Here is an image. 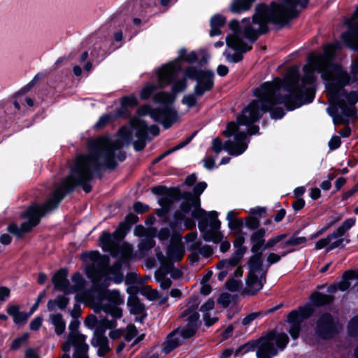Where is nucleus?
I'll return each instance as SVG.
<instances>
[{"instance_id": "obj_47", "label": "nucleus", "mask_w": 358, "mask_h": 358, "mask_svg": "<svg viewBox=\"0 0 358 358\" xmlns=\"http://www.w3.org/2000/svg\"><path fill=\"white\" fill-rule=\"evenodd\" d=\"M177 60L193 64L198 62V55L195 51H191L187 53V49L182 48L178 52Z\"/></svg>"}, {"instance_id": "obj_39", "label": "nucleus", "mask_w": 358, "mask_h": 358, "mask_svg": "<svg viewBox=\"0 0 358 358\" xmlns=\"http://www.w3.org/2000/svg\"><path fill=\"white\" fill-rule=\"evenodd\" d=\"M127 304L131 315H141L145 311V304L141 302L138 296H129Z\"/></svg>"}, {"instance_id": "obj_10", "label": "nucleus", "mask_w": 358, "mask_h": 358, "mask_svg": "<svg viewBox=\"0 0 358 358\" xmlns=\"http://www.w3.org/2000/svg\"><path fill=\"white\" fill-rule=\"evenodd\" d=\"M313 315L310 306L304 305L292 310L287 317V322L290 324L288 332L290 336L296 340L299 338L301 330L302 322Z\"/></svg>"}, {"instance_id": "obj_7", "label": "nucleus", "mask_w": 358, "mask_h": 358, "mask_svg": "<svg viewBox=\"0 0 358 358\" xmlns=\"http://www.w3.org/2000/svg\"><path fill=\"white\" fill-rule=\"evenodd\" d=\"M140 117L149 115L155 122L160 123L165 129H168L178 120L176 110L167 108H152L150 104L140 106L136 111Z\"/></svg>"}, {"instance_id": "obj_62", "label": "nucleus", "mask_w": 358, "mask_h": 358, "mask_svg": "<svg viewBox=\"0 0 358 358\" xmlns=\"http://www.w3.org/2000/svg\"><path fill=\"white\" fill-rule=\"evenodd\" d=\"M89 346L87 343L76 346L73 354V358H89L87 351Z\"/></svg>"}, {"instance_id": "obj_5", "label": "nucleus", "mask_w": 358, "mask_h": 358, "mask_svg": "<svg viewBox=\"0 0 358 358\" xmlns=\"http://www.w3.org/2000/svg\"><path fill=\"white\" fill-rule=\"evenodd\" d=\"M266 112H269L271 117L274 120L282 119L285 115V110L281 106H272L267 103L260 106L258 101L252 100L238 115V122L241 125H250L260 120L262 113Z\"/></svg>"}, {"instance_id": "obj_37", "label": "nucleus", "mask_w": 358, "mask_h": 358, "mask_svg": "<svg viewBox=\"0 0 358 358\" xmlns=\"http://www.w3.org/2000/svg\"><path fill=\"white\" fill-rule=\"evenodd\" d=\"M110 281L111 279L109 278L93 281L91 287L92 293L96 295V298L106 293L109 290L108 287L110 286Z\"/></svg>"}, {"instance_id": "obj_31", "label": "nucleus", "mask_w": 358, "mask_h": 358, "mask_svg": "<svg viewBox=\"0 0 358 358\" xmlns=\"http://www.w3.org/2000/svg\"><path fill=\"white\" fill-rule=\"evenodd\" d=\"M176 99V96L171 92L166 91L159 92L153 96L155 103L162 105L160 108H167L171 110H176L172 106Z\"/></svg>"}, {"instance_id": "obj_55", "label": "nucleus", "mask_w": 358, "mask_h": 358, "mask_svg": "<svg viewBox=\"0 0 358 358\" xmlns=\"http://www.w3.org/2000/svg\"><path fill=\"white\" fill-rule=\"evenodd\" d=\"M257 346V339L251 340L238 348L235 351V356H238L240 354L244 355L249 352L254 351Z\"/></svg>"}, {"instance_id": "obj_56", "label": "nucleus", "mask_w": 358, "mask_h": 358, "mask_svg": "<svg viewBox=\"0 0 358 358\" xmlns=\"http://www.w3.org/2000/svg\"><path fill=\"white\" fill-rule=\"evenodd\" d=\"M183 78L176 80L171 87V92L176 96L177 94L185 91L187 87V83L185 75Z\"/></svg>"}, {"instance_id": "obj_41", "label": "nucleus", "mask_w": 358, "mask_h": 358, "mask_svg": "<svg viewBox=\"0 0 358 358\" xmlns=\"http://www.w3.org/2000/svg\"><path fill=\"white\" fill-rule=\"evenodd\" d=\"M166 254L169 259L175 262H180L185 255V251L180 244L171 243L167 248Z\"/></svg>"}, {"instance_id": "obj_8", "label": "nucleus", "mask_w": 358, "mask_h": 358, "mask_svg": "<svg viewBox=\"0 0 358 358\" xmlns=\"http://www.w3.org/2000/svg\"><path fill=\"white\" fill-rule=\"evenodd\" d=\"M332 66L335 70H340V72L331 82L327 85L326 88L329 95L330 102L341 106L345 103V99L341 97L345 92V87L350 85L351 78L347 71H341V67L339 65L334 64Z\"/></svg>"}, {"instance_id": "obj_18", "label": "nucleus", "mask_w": 358, "mask_h": 358, "mask_svg": "<svg viewBox=\"0 0 358 358\" xmlns=\"http://www.w3.org/2000/svg\"><path fill=\"white\" fill-rule=\"evenodd\" d=\"M251 244L250 251L253 254L248 261L249 271L252 273H259L263 271V252H262L261 245L263 243L256 241Z\"/></svg>"}, {"instance_id": "obj_44", "label": "nucleus", "mask_w": 358, "mask_h": 358, "mask_svg": "<svg viewBox=\"0 0 358 358\" xmlns=\"http://www.w3.org/2000/svg\"><path fill=\"white\" fill-rule=\"evenodd\" d=\"M136 130L135 136L137 138L150 140L148 136V125L145 120L139 119L134 126Z\"/></svg>"}, {"instance_id": "obj_38", "label": "nucleus", "mask_w": 358, "mask_h": 358, "mask_svg": "<svg viewBox=\"0 0 358 358\" xmlns=\"http://www.w3.org/2000/svg\"><path fill=\"white\" fill-rule=\"evenodd\" d=\"M99 301L107 300L113 305H121L124 303V298L120 295L119 290H108L106 293L97 297Z\"/></svg>"}, {"instance_id": "obj_3", "label": "nucleus", "mask_w": 358, "mask_h": 358, "mask_svg": "<svg viewBox=\"0 0 358 358\" xmlns=\"http://www.w3.org/2000/svg\"><path fill=\"white\" fill-rule=\"evenodd\" d=\"M183 74L189 80L196 81L192 93L183 96L181 103L189 108L197 104V98L203 96L206 92H210L215 87V73L210 69H202L194 66H189L184 69Z\"/></svg>"}, {"instance_id": "obj_52", "label": "nucleus", "mask_w": 358, "mask_h": 358, "mask_svg": "<svg viewBox=\"0 0 358 358\" xmlns=\"http://www.w3.org/2000/svg\"><path fill=\"white\" fill-rule=\"evenodd\" d=\"M299 234V231L294 233V234L284 243L280 245L281 248H285L288 246H296L301 244L305 243L307 241V238L304 236L296 237V236Z\"/></svg>"}, {"instance_id": "obj_49", "label": "nucleus", "mask_w": 358, "mask_h": 358, "mask_svg": "<svg viewBox=\"0 0 358 358\" xmlns=\"http://www.w3.org/2000/svg\"><path fill=\"white\" fill-rule=\"evenodd\" d=\"M51 322L55 326V331L57 335H61L64 332L66 324L61 313L52 315Z\"/></svg>"}, {"instance_id": "obj_26", "label": "nucleus", "mask_w": 358, "mask_h": 358, "mask_svg": "<svg viewBox=\"0 0 358 358\" xmlns=\"http://www.w3.org/2000/svg\"><path fill=\"white\" fill-rule=\"evenodd\" d=\"M334 299L335 297L333 295L326 294L320 292H314L309 297L310 303H307L305 305L310 306L314 313L315 308L330 305L334 302Z\"/></svg>"}, {"instance_id": "obj_51", "label": "nucleus", "mask_w": 358, "mask_h": 358, "mask_svg": "<svg viewBox=\"0 0 358 358\" xmlns=\"http://www.w3.org/2000/svg\"><path fill=\"white\" fill-rule=\"evenodd\" d=\"M109 273L113 275V281L115 284L121 283L124 280V274L122 268L120 266L119 264H113L109 267Z\"/></svg>"}, {"instance_id": "obj_1", "label": "nucleus", "mask_w": 358, "mask_h": 358, "mask_svg": "<svg viewBox=\"0 0 358 358\" xmlns=\"http://www.w3.org/2000/svg\"><path fill=\"white\" fill-rule=\"evenodd\" d=\"M188 303L190 305L180 315V318L186 317L187 324L178 326L168 334L166 345L164 348V352L166 354L170 353L182 345L181 340L179 337H176V335L179 334L183 340H188L193 338L198 331L201 322L199 320L200 315L196 312L199 306L197 299L196 297L191 298Z\"/></svg>"}, {"instance_id": "obj_9", "label": "nucleus", "mask_w": 358, "mask_h": 358, "mask_svg": "<svg viewBox=\"0 0 358 358\" xmlns=\"http://www.w3.org/2000/svg\"><path fill=\"white\" fill-rule=\"evenodd\" d=\"M267 215V208L256 206L248 211V215L245 217L244 223L248 229L253 231L250 236V243H253L256 241L264 243L265 228L261 227L260 219Z\"/></svg>"}, {"instance_id": "obj_64", "label": "nucleus", "mask_w": 358, "mask_h": 358, "mask_svg": "<svg viewBox=\"0 0 358 358\" xmlns=\"http://www.w3.org/2000/svg\"><path fill=\"white\" fill-rule=\"evenodd\" d=\"M348 331L350 336H358V314L350 320Z\"/></svg>"}, {"instance_id": "obj_14", "label": "nucleus", "mask_w": 358, "mask_h": 358, "mask_svg": "<svg viewBox=\"0 0 358 358\" xmlns=\"http://www.w3.org/2000/svg\"><path fill=\"white\" fill-rule=\"evenodd\" d=\"M280 85L278 82L267 81L262 83L259 87L255 88L253 94L258 99L260 106L269 102L268 99L276 92L280 91Z\"/></svg>"}, {"instance_id": "obj_42", "label": "nucleus", "mask_w": 358, "mask_h": 358, "mask_svg": "<svg viewBox=\"0 0 358 358\" xmlns=\"http://www.w3.org/2000/svg\"><path fill=\"white\" fill-rule=\"evenodd\" d=\"M91 345L95 348L99 347L96 354L99 357H105L110 351L108 338H104L101 340H95L94 338H92Z\"/></svg>"}, {"instance_id": "obj_16", "label": "nucleus", "mask_w": 358, "mask_h": 358, "mask_svg": "<svg viewBox=\"0 0 358 358\" xmlns=\"http://www.w3.org/2000/svg\"><path fill=\"white\" fill-rule=\"evenodd\" d=\"M248 134L243 131H238L234 135L235 141H227V152L231 156H238L243 154L248 148L246 142Z\"/></svg>"}, {"instance_id": "obj_19", "label": "nucleus", "mask_w": 358, "mask_h": 358, "mask_svg": "<svg viewBox=\"0 0 358 358\" xmlns=\"http://www.w3.org/2000/svg\"><path fill=\"white\" fill-rule=\"evenodd\" d=\"M271 340L270 336L266 335L257 339V358H272L278 355V350L274 343H271Z\"/></svg>"}, {"instance_id": "obj_40", "label": "nucleus", "mask_w": 358, "mask_h": 358, "mask_svg": "<svg viewBox=\"0 0 358 358\" xmlns=\"http://www.w3.org/2000/svg\"><path fill=\"white\" fill-rule=\"evenodd\" d=\"M256 0H233L230 11L233 13H241L249 10Z\"/></svg>"}, {"instance_id": "obj_60", "label": "nucleus", "mask_w": 358, "mask_h": 358, "mask_svg": "<svg viewBox=\"0 0 358 358\" xmlns=\"http://www.w3.org/2000/svg\"><path fill=\"white\" fill-rule=\"evenodd\" d=\"M45 76L43 73H38L33 79L29 82L25 86H24L19 92V94H24L29 92L36 83Z\"/></svg>"}, {"instance_id": "obj_25", "label": "nucleus", "mask_w": 358, "mask_h": 358, "mask_svg": "<svg viewBox=\"0 0 358 358\" xmlns=\"http://www.w3.org/2000/svg\"><path fill=\"white\" fill-rule=\"evenodd\" d=\"M178 210L185 215L191 212V216L197 220L207 215V212L201 207V201H182L180 204Z\"/></svg>"}, {"instance_id": "obj_63", "label": "nucleus", "mask_w": 358, "mask_h": 358, "mask_svg": "<svg viewBox=\"0 0 358 358\" xmlns=\"http://www.w3.org/2000/svg\"><path fill=\"white\" fill-rule=\"evenodd\" d=\"M342 96L345 98L346 105L348 104L349 106H354L358 102V92L357 91L348 92L345 90Z\"/></svg>"}, {"instance_id": "obj_36", "label": "nucleus", "mask_w": 358, "mask_h": 358, "mask_svg": "<svg viewBox=\"0 0 358 358\" xmlns=\"http://www.w3.org/2000/svg\"><path fill=\"white\" fill-rule=\"evenodd\" d=\"M226 23V18L221 14H215L212 16L210 20V36H215L221 34L220 28Z\"/></svg>"}, {"instance_id": "obj_21", "label": "nucleus", "mask_w": 358, "mask_h": 358, "mask_svg": "<svg viewBox=\"0 0 358 358\" xmlns=\"http://www.w3.org/2000/svg\"><path fill=\"white\" fill-rule=\"evenodd\" d=\"M110 255L114 258L118 259L114 264H119L120 266L122 268L123 264H129L133 255L132 246L127 243H124L122 245L113 247L110 250Z\"/></svg>"}, {"instance_id": "obj_48", "label": "nucleus", "mask_w": 358, "mask_h": 358, "mask_svg": "<svg viewBox=\"0 0 358 358\" xmlns=\"http://www.w3.org/2000/svg\"><path fill=\"white\" fill-rule=\"evenodd\" d=\"M117 118L120 117H116V113L114 115L111 113L103 114L99 118L98 121L94 124L93 128L95 130H100L104 128L108 124L112 123Z\"/></svg>"}, {"instance_id": "obj_20", "label": "nucleus", "mask_w": 358, "mask_h": 358, "mask_svg": "<svg viewBox=\"0 0 358 358\" xmlns=\"http://www.w3.org/2000/svg\"><path fill=\"white\" fill-rule=\"evenodd\" d=\"M198 227L202 234L203 239L206 242L213 241L214 243H219L223 239V234L220 230H214L208 227V219L207 215L199 220Z\"/></svg>"}, {"instance_id": "obj_32", "label": "nucleus", "mask_w": 358, "mask_h": 358, "mask_svg": "<svg viewBox=\"0 0 358 358\" xmlns=\"http://www.w3.org/2000/svg\"><path fill=\"white\" fill-rule=\"evenodd\" d=\"M121 148V145L115 146L114 149L104 148L100 150L101 157L104 158L103 167L110 171L116 169L117 166V162L115 160V155L114 150H117Z\"/></svg>"}, {"instance_id": "obj_50", "label": "nucleus", "mask_w": 358, "mask_h": 358, "mask_svg": "<svg viewBox=\"0 0 358 358\" xmlns=\"http://www.w3.org/2000/svg\"><path fill=\"white\" fill-rule=\"evenodd\" d=\"M156 242L151 237H145L138 244L139 252L144 256L148 252L155 246Z\"/></svg>"}, {"instance_id": "obj_28", "label": "nucleus", "mask_w": 358, "mask_h": 358, "mask_svg": "<svg viewBox=\"0 0 358 358\" xmlns=\"http://www.w3.org/2000/svg\"><path fill=\"white\" fill-rule=\"evenodd\" d=\"M20 306L17 304H10L6 308V312L10 316L13 317V322L20 327L27 323L29 315L24 311H20Z\"/></svg>"}, {"instance_id": "obj_29", "label": "nucleus", "mask_w": 358, "mask_h": 358, "mask_svg": "<svg viewBox=\"0 0 358 358\" xmlns=\"http://www.w3.org/2000/svg\"><path fill=\"white\" fill-rule=\"evenodd\" d=\"M245 283L248 287L245 289V293L249 296L256 295L264 287V284L257 273H252V271L248 272Z\"/></svg>"}, {"instance_id": "obj_53", "label": "nucleus", "mask_w": 358, "mask_h": 358, "mask_svg": "<svg viewBox=\"0 0 358 358\" xmlns=\"http://www.w3.org/2000/svg\"><path fill=\"white\" fill-rule=\"evenodd\" d=\"M351 284L350 282H346L343 275H342V280L338 283H334L330 285L327 287V292L330 294H335L338 290H340L341 292L347 291Z\"/></svg>"}, {"instance_id": "obj_43", "label": "nucleus", "mask_w": 358, "mask_h": 358, "mask_svg": "<svg viewBox=\"0 0 358 358\" xmlns=\"http://www.w3.org/2000/svg\"><path fill=\"white\" fill-rule=\"evenodd\" d=\"M172 190L173 191V195L171 197H173L175 200V202H178L180 200L186 201H198L196 199L193 192L189 191H181L180 187H172Z\"/></svg>"}, {"instance_id": "obj_6", "label": "nucleus", "mask_w": 358, "mask_h": 358, "mask_svg": "<svg viewBox=\"0 0 358 358\" xmlns=\"http://www.w3.org/2000/svg\"><path fill=\"white\" fill-rule=\"evenodd\" d=\"M314 334L322 341H331L340 333L338 320L329 312L321 313L315 321Z\"/></svg>"}, {"instance_id": "obj_46", "label": "nucleus", "mask_w": 358, "mask_h": 358, "mask_svg": "<svg viewBox=\"0 0 358 358\" xmlns=\"http://www.w3.org/2000/svg\"><path fill=\"white\" fill-rule=\"evenodd\" d=\"M279 1L284 6L285 10L290 14V18H296L300 13L297 9V6L300 0H279Z\"/></svg>"}, {"instance_id": "obj_54", "label": "nucleus", "mask_w": 358, "mask_h": 358, "mask_svg": "<svg viewBox=\"0 0 358 358\" xmlns=\"http://www.w3.org/2000/svg\"><path fill=\"white\" fill-rule=\"evenodd\" d=\"M71 280L74 283V286H71L72 288H70L71 293L84 289L85 280L79 272H76L73 274Z\"/></svg>"}, {"instance_id": "obj_2", "label": "nucleus", "mask_w": 358, "mask_h": 358, "mask_svg": "<svg viewBox=\"0 0 358 358\" xmlns=\"http://www.w3.org/2000/svg\"><path fill=\"white\" fill-rule=\"evenodd\" d=\"M100 149L97 147L94 149L91 148L90 153L79 156L70 169L75 179L87 194L92 190V186L90 182L94 179V175L96 174L99 178H102L101 169L103 164L100 162Z\"/></svg>"}, {"instance_id": "obj_45", "label": "nucleus", "mask_w": 358, "mask_h": 358, "mask_svg": "<svg viewBox=\"0 0 358 358\" xmlns=\"http://www.w3.org/2000/svg\"><path fill=\"white\" fill-rule=\"evenodd\" d=\"M267 236V229H265V236H264V243L261 245L262 252L271 249L274 247L276 244L281 242L287 237V234H281L274 237H271L266 242V237Z\"/></svg>"}, {"instance_id": "obj_59", "label": "nucleus", "mask_w": 358, "mask_h": 358, "mask_svg": "<svg viewBox=\"0 0 358 358\" xmlns=\"http://www.w3.org/2000/svg\"><path fill=\"white\" fill-rule=\"evenodd\" d=\"M242 38L236 34H229L226 37L227 45L234 50H238Z\"/></svg>"}, {"instance_id": "obj_15", "label": "nucleus", "mask_w": 358, "mask_h": 358, "mask_svg": "<svg viewBox=\"0 0 358 358\" xmlns=\"http://www.w3.org/2000/svg\"><path fill=\"white\" fill-rule=\"evenodd\" d=\"M77 187H80V183L70 171L69 175L62 180L59 187L55 191L52 197L60 203L64 198L73 193Z\"/></svg>"}, {"instance_id": "obj_33", "label": "nucleus", "mask_w": 358, "mask_h": 358, "mask_svg": "<svg viewBox=\"0 0 358 358\" xmlns=\"http://www.w3.org/2000/svg\"><path fill=\"white\" fill-rule=\"evenodd\" d=\"M320 68H315L313 65L308 64L303 67V76L301 78V84L300 85L299 90H306L309 87L306 85H313L315 82V76L314 74L315 69H319Z\"/></svg>"}, {"instance_id": "obj_23", "label": "nucleus", "mask_w": 358, "mask_h": 358, "mask_svg": "<svg viewBox=\"0 0 358 358\" xmlns=\"http://www.w3.org/2000/svg\"><path fill=\"white\" fill-rule=\"evenodd\" d=\"M139 102L134 94L125 95L120 99V107L115 110L116 117L127 119L131 117L129 109L137 107Z\"/></svg>"}, {"instance_id": "obj_11", "label": "nucleus", "mask_w": 358, "mask_h": 358, "mask_svg": "<svg viewBox=\"0 0 358 358\" xmlns=\"http://www.w3.org/2000/svg\"><path fill=\"white\" fill-rule=\"evenodd\" d=\"M287 96L289 98L286 99L285 108L287 111H292L312 103L315 97V89L308 87L306 90H302L299 88L297 92L287 94Z\"/></svg>"}, {"instance_id": "obj_13", "label": "nucleus", "mask_w": 358, "mask_h": 358, "mask_svg": "<svg viewBox=\"0 0 358 358\" xmlns=\"http://www.w3.org/2000/svg\"><path fill=\"white\" fill-rule=\"evenodd\" d=\"M341 48L340 43L335 42L327 43L324 46L323 55L312 54L308 57V62L315 68H321L324 64L334 59L336 51Z\"/></svg>"}, {"instance_id": "obj_35", "label": "nucleus", "mask_w": 358, "mask_h": 358, "mask_svg": "<svg viewBox=\"0 0 358 358\" xmlns=\"http://www.w3.org/2000/svg\"><path fill=\"white\" fill-rule=\"evenodd\" d=\"M282 303H279L275 306L268 308L266 310H259L257 312L251 313L246 315L244 318H243L242 324L243 326L249 325L253 320H255L258 317H264L267 315L273 313L278 310H279L280 308H282Z\"/></svg>"}, {"instance_id": "obj_34", "label": "nucleus", "mask_w": 358, "mask_h": 358, "mask_svg": "<svg viewBox=\"0 0 358 358\" xmlns=\"http://www.w3.org/2000/svg\"><path fill=\"white\" fill-rule=\"evenodd\" d=\"M266 336H271V338H272L271 343L275 342V348L280 351L285 350L289 341L288 336L283 332L277 333L275 331L272 330L267 333Z\"/></svg>"}, {"instance_id": "obj_27", "label": "nucleus", "mask_w": 358, "mask_h": 358, "mask_svg": "<svg viewBox=\"0 0 358 358\" xmlns=\"http://www.w3.org/2000/svg\"><path fill=\"white\" fill-rule=\"evenodd\" d=\"M270 29L266 26H259L258 29H255L252 24H246L242 31V34L246 39L251 43H254L258 39L259 36L266 34Z\"/></svg>"}, {"instance_id": "obj_4", "label": "nucleus", "mask_w": 358, "mask_h": 358, "mask_svg": "<svg viewBox=\"0 0 358 358\" xmlns=\"http://www.w3.org/2000/svg\"><path fill=\"white\" fill-rule=\"evenodd\" d=\"M290 17V14L280 1H273L268 5L265 3L256 5L255 13L252 16V23L266 27L273 24L283 28L294 19Z\"/></svg>"}, {"instance_id": "obj_17", "label": "nucleus", "mask_w": 358, "mask_h": 358, "mask_svg": "<svg viewBox=\"0 0 358 358\" xmlns=\"http://www.w3.org/2000/svg\"><path fill=\"white\" fill-rule=\"evenodd\" d=\"M24 215L25 210L21 213L20 217L27 221L23 222L20 227L15 222L9 224L7 227V231L17 238H22L24 234L31 232L34 227L38 225V220H34L31 217H27Z\"/></svg>"}, {"instance_id": "obj_22", "label": "nucleus", "mask_w": 358, "mask_h": 358, "mask_svg": "<svg viewBox=\"0 0 358 358\" xmlns=\"http://www.w3.org/2000/svg\"><path fill=\"white\" fill-rule=\"evenodd\" d=\"M121 232L115 229L113 233L108 231H103L99 238L100 245L103 251H108L113 247L121 245L120 243L125 237Z\"/></svg>"}, {"instance_id": "obj_12", "label": "nucleus", "mask_w": 358, "mask_h": 358, "mask_svg": "<svg viewBox=\"0 0 358 358\" xmlns=\"http://www.w3.org/2000/svg\"><path fill=\"white\" fill-rule=\"evenodd\" d=\"M59 205V203L55 199L51 197L43 204L34 203L28 206L25 210L24 215L27 217H31L34 220H38L39 224L42 217L48 213L56 209Z\"/></svg>"}, {"instance_id": "obj_24", "label": "nucleus", "mask_w": 358, "mask_h": 358, "mask_svg": "<svg viewBox=\"0 0 358 358\" xmlns=\"http://www.w3.org/2000/svg\"><path fill=\"white\" fill-rule=\"evenodd\" d=\"M68 271L65 268L59 269L52 276V282L54 285L55 289L57 291L64 292V294H68L71 293L70 288V282L67 279Z\"/></svg>"}, {"instance_id": "obj_58", "label": "nucleus", "mask_w": 358, "mask_h": 358, "mask_svg": "<svg viewBox=\"0 0 358 358\" xmlns=\"http://www.w3.org/2000/svg\"><path fill=\"white\" fill-rule=\"evenodd\" d=\"M184 213H182L178 210L175 211L173 215V221L169 224V226L171 229H181V225L184 223L185 219L186 217Z\"/></svg>"}, {"instance_id": "obj_30", "label": "nucleus", "mask_w": 358, "mask_h": 358, "mask_svg": "<svg viewBox=\"0 0 358 358\" xmlns=\"http://www.w3.org/2000/svg\"><path fill=\"white\" fill-rule=\"evenodd\" d=\"M299 80V73L295 70L292 72L291 78H285L282 81L279 79L278 83H280V88L282 87L284 91L287 92V94H292L298 92V89L300 87Z\"/></svg>"}, {"instance_id": "obj_57", "label": "nucleus", "mask_w": 358, "mask_h": 358, "mask_svg": "<svg viewBox=\"0 0 358 358\" xmlns=\"http://www.w3.org/2000/svg\"><path fill=\"white\" fill-rule=\"evenodd\" d=\"M207 218L208 219V226L214 230H220L221 227V222L218 219V213L212 210L207 213Z\"/></svg>"}, {"instance_id": "obj_61", "label": "nucleus", "mask_w": 358, "mask_h": 358, "mask_svg": "<svg viewBox=\"0 0 358 358\" xmlns=\"http://www.w3.org/2000/svg\"><path fill=\"white\" fill-rule=\"evenodd\" d=\"M289 98L288 96H287V94H282L278 92H276L273 94V95L268 99L269 102L268 104L275 106V105L278 104H284L285 106L286 103V99Z\"/></svg>"}]
</instances>
